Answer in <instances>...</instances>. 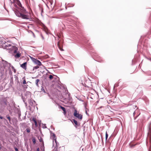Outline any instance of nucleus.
<instances>
[{
    "label": "nucleus",
    "instance_id": "obj_34",
    "mask_svg": "<svg viewBox=\"0 0 151 151\" xmlns=\"http://www.w3.org/2000/svg\"><path fill=\"white\" fill-rule=\"evenodd\" d=\"M86 114H87V112L86 111Z\"/></svg>",
    "mask_w": 151,
    "mask_h": 151
},
{
    "label": "nucleus",
    "instance_id": "obj_23",
    "mask_svg": "<svg viewBox=\"0 0 151 151\" xmlns=\"http://www.w3.org/2000/svg\"><path fill=\"white\" fill-rule=\"evenodd\" d=\"M15 150L16 151H19L18 149L17 148L15 147L14 148Z\"/></svg>",
    "mask_w": 151,
    "mask_h": 151
},
{
    "label": "nucleus",
    "instance_id": "obj_6",
    "mask_svg": "<svg viewBox=\"0 0 151 151\" xmlns=\"http://www.w3.org/2000/svg\"><path fill=\"white\" fill-rule=\"evenodd\" d=\"M148 137L150 138V143L151 144V130H150L148 133Z\"/></svg>",
    "mask_w": 151,
    "mask_h": 151
},
{
    "label": "nucleus",
    "instance_id": "obj_8",
    "mask_svg": "<svg viewBox=\"0 0 151 151\" xmlns=\"http://www.w3.org/2000/svg\"><path fill=\"white\" fill-rule=\"evenodd\" d=\"M57 45H58V47L60 49V50H61L62 51L64 50H63V48L60 46L59 45V42H58V43Z\"/></svg>",
    "mask_w": 151,
    "mask_h": 151
},
{
    "label": "nucleus",
    "instance_id": "obj_4",
    "mask_svg": "<svg viewBox=\"0 0 151 151\" xmlns=\"http://www.w3.org/2000/svg\"><path fill=\"white\" fill-rule=\"evenodd\" d=\"M74 115L75 116L79 119H81L82 118V115L78 113H77V111L76 110H75L74 111Z\"/></svg>",
    "mask_w": 151,
    "mask_h": 151
},
{
    "label": "nucleus",
    "instance_id": "obj_7",
    "mask_svg": "<svg viewBox=\"0 0 151 151\" xmlns=\"http://www.w3.org/2000/svg\"><path fill=\"white\" fill-rule=\"evenodd\" d=\"M32 120L34 121L35 123V125L36 127H37L38 126L37 121L35 118H33L32 119Z\"/></svg>",
    "mask_w": 151,
    "mask_h": 151
},
{
    "label": "nucleus",
    "instance_id": "obj_16",
    "mask_svg": "<svg viewBox=\"0 0 151 151\" xmlns=\"http://www.w3.org/2000/svg\"><path fill=\"white\" fill-rule=\"evenodd\" d=\"M73 121L74 123H75V124L76 125H77L78 123H77V122L76 121V120H75L74 119H73Z\"/></svg>",
    "mask_w": 151,
    "mask_h": 151
},
{
    "label": "nucleus",
    "instance_id": "obj_24",
    "mask_svg": "<svg viewBox=\"0 0 151 151\" xmlns=\"http://www.w3.org/2000/svg\"><path fill=\"white\" fill-rule=\"evenodd\" d=\"M31 32L32 33L34 37H35V35L34 33L32 31H31Z\"/></svg>",
    "mask_w": 151,
    "mask_h": 151
},
{
    "label": "nucleus",
    "instance_id": "obj_9",
    "mask_svg": "<svg viewBox=\"0 0 151 151\" xmlns=\"http://www.w3.org/2000/svg\"><path fill=\"white\" fill-rule=\"evenodd\" d=\"M21 56V54L19 53H17L16 55H15V57L16 58H18L20 57Z\"/></svg>",
    "mask_w": 151,
    "mask_h": 151
},
{
    "label": "nucleus",
    "instance_id": "obj_28",
    "mask_svg": "<svg viewBox=\"0 0 151 151\" xmlns=\"http://www.w3.org/2000/svg\"><path fill=\"white\" fill-rule=\"evenodd\" d=\"M0 118L1 119H3V117H2V116H0Z\"/></svg>",
    "mask_w": 151,
    "mask_h": 151
},
{
    "label": "nucleus",
    "instance_id": "obj_32",
    "mask_svg": "<svg viewBox=\"0 0 151 151\" xmlns=\"http://www.w3.org/2000/svg\"><path fill=\"white\" fill-rule=\"evenodd\" d=\"M12 69H14V67H13V66H12Z\"/></svg>",
    "mask_w": 151,
    "mask_h": 151
},
{
    "label": "nucleus",
    "instance_id": "obj_15",
    "mask_svg": "<svg viewBox=\"0 0 151 151\" xmlns=\"http://www.w3.org/2000/svg\"><path fill=\"white\" fill-rule=\"evenodd\" d=\"M81 86H84L85 87H88L85 84H84L83 83H82L81 84Z\"/></svg>",
    "mask_w": 151,
    "mask_h": 151
},
{
    "label": "nucleus",
    "instance_id": "obj_25",
    "mask_svg": "<svg viewBox=\"0 0 151 151\" xmlns=\"http://www.w3.org/2000/svg\"><path fill=\"white\" fill-rule=\"evenodd\" d=\"M40 151V149L39 148H37V151Z\"/></svg>",
    "mask_w": 151,
    "mask_h": 151
},
{
    "label": "nucleus",
    "instance_id": "obj_14",
    "mask_svg": "<svg viewBox=\"0 0 151 151\" xmlns=\"http://www.w3.org/2000/svg\"><path fill=\"white\" fill-rule=\"evenodd\" d=\"M39 68V67L38 66H35V67H33V70H36V69H37Z\"/></svg>",
    "mask_w": 151,
    "mask_h": 151
},
{
    "label": "nucleus",
    "instance_id": "obj_30",
    "mask_svg": "<svg viewBox=\"0 0 151 151\" xmlns=\"http://www.w3.org/2000/svg\"><path fill=\"white\" fill-rule=\"evenodd\" d=\"M42 139H40V142H42Z\"/></svg>",
    "mask_w": 151,
    "mask_h": 151
},
{
    "label": "nucleus",
    "instance_id": "obj_2",
    "mask_svg": "<svg viewBox=\"0 0 151 151\" xmlns=\"http://www.w3.org/2000/svg\"><path fill=\"white\" fill-rule=\"evenodd\" d=\"M51 137H52V139H53V145L54 146V141H55V144L56 145L57 147H58L59 145V144L58 142L56 140V137L54 133H52L51 134Z\"/></svg>",
    "mask_w": 151,
    "mask_h": 151
},
{
    "label": "nucleus",
    "instance_id": "obj_29",
    "mask_svg": "<svg viewBox=\"0 0 151 151\" xmlns=\"http://www.w3.org/2000/svg\"><path fill=\"white\" fill-rule=\"evenodd\" d=\"M135 111H134V112L133 113V115H135Z\"/></svg>",
    "mask_w": 151,
    "mask_h": 151
},
{
    "label": "nucleus",
    "instance_id": "obj_11",
    "mask_svg": "<svg viewBox=\"0 0 151 151\" xmlns=\"http://www.w3.org/2000/svg\"><path fill=\"white\" fill-rule=\"evenodd\" d=\"M33 102H35V101L33 100H30L29 101V104L31 105H32L33 104Z\"/></svg>",
    "mask_w": 151,
    "mask_h": 151
},
{
    "label": "nucleus",
    "instance_id": "obj_12",
    "mask_svg": "<svg viewBox=\"0 0 151 151\" xmlns=\"http://www.w3.org/2000/svg\"><path fill=\"white\" fill-rule=\"evenodd\" d=\"M60 108L62 109V110L64 112L66 113V110L65 108L64 107H62L61 106H60Z\"/></svg>",
    "mask_w": 151,
    "mask_h": 151
},
{
    "label": "nucleus",
    "instance_id": "obj_17",
    "mask_svg": "<svg viewBox=\"0 0 151 151\" xmlns=\"http://www.w3.org/2000/svg\"><path fill=\"white\" fill-rule=\"evenodd\" d=\"M26 130L28 133H29L30 132V129L29 128H27L26 129Z\"/></svg>",
    "mask_w": 151,
    "mask_h": 151
},
{
    "label": "nucleus",
    "instance_id": "obj_5",
    "mask_svg": "<svg viewBox=\"0 0 151 151\" xmlns=\"http://www.w3.org/2000/svg\"><path fill=\"white\" fill-rule=\"evenodd\" d=\"M27 63L26 62L22 64L20 66L22 68L24 69H26L27 68Z\"/></svg>",
    "mask_w": 151,
    "mask_h": 151
},
{
    "label": "nucleus",
    "instance_id": "obj_20",
    "mask_svg": "<svg viewBox=\"0 0 151 151\" xmlns=\"http://www.w3.org/2000/svg\"><path fill=\"white\" fill-rule=\"evenodd\" d=\"M26 83H26V80H25V79L24 78V80L23 81V84H26Z\"/></svg>",
    "mask_w": 151,
    "mask_h": 151
},
{
    "label": "nucleus",
    "instance_id": "obj_33",
    "mask_svg": "<svg viewBox=\"0 0 151 151\" xmlns=\"http://www.w3.org/2000/svg\"><path fill=\"white\" fill-rule=\"evenodd\" d=\"M15 71H16L15 69H14V72H15Z\"/></svg>",
    "mask_w": 151,
    "mask_h": 151
},
{
    "label": "nucleus",
    "instance_id": "obj_13",
    "mask_svg": "<svg viewBox=\"0 0 151 151\" xmlns=\"http://www.w3.org/2000/svg\"><path fill=\"white\" fill-rule=\"evenodd\" d=\"M32 141L34 144L36 143V139L35 138H33L32 139Z\"/></svg>",
    "mask_w": 151,
    "mask_h": 151
},
{
    "label": "nucleus",
    "instance_id": "obj_19",
    "mask_svg": "<svg viewBox=\"0 0 151 151\" xmlns=\"http://www.w3.org/2000/svg\"><path fill=\"white\" fill-rule=\"evenodd\" d=\"M49 78L50 79H52L53 78V76L52 75H50L49 76Z\"/></svg>",
    "mask_w": 151,
    "mask_h": 151
},
{
    "label": "nucleus",
    "instance_id": "obj_18",
    "mask_svg": "<svg viewBox=\"0 0 151 151\" xmlns=\"http://www.w3.org/2000/svg\"><path fill=\"white\" fill-rule=\"evenodd\" d=\"M108 137V134L107 133V132H106V140H107Z\"/></svg>",
    "mask_w": 151,
    "mask_h": 151
},
{
    "label": "nucleus",
    "instance_id": "obj_10",
    "mask_svg": "<svg viewBox=\"0 0 151 151\" xmlns=\"http://www.w3.org/2000/svg\"><path fill=\"white\" fill-rule=\"evenodd\" d=\"M40 80L39 79H37L35 81L36 85L37 86H39L38 83L40 81Z\"/></svg>",
    "mask_w": 151,
    "mask_h": 151
},
{
    "label": "nucleus",
    "instance_id": "obj_31",
    "mask_svg": "<svg viewBox=\"0 0 151 151\" xmlns=\"http://www.w3.org/2000/svg\"><path fill=\"white\" fill-rule=\"evenodd\" d=\"M16 52H17V51H16V50H14V53H16Z\"/></svg>",
    "mask_w": 151,
    "mask_h": 151
},
{
    "label": "nucleus",
    "instance_id": "obj_3",
    "mask_svg": "<svg viewBox=\"0 0 151 151\" xmlns=\"http://www.w3.org/2000/svg\"><path fill=\"white\" fill-rule=\"evenodd\" d=\"M31 58L33 62L35 64H37L39 66H41L42 65V63L39 60L32 57H31Z\"/></svg>",
    "mask_w": 151,
    "mask_h": 151
},
{
    "label": "nucleus",
    "instance_id": "obj_1",
    "mask_svg": "<svg viewBox=\"0 0 151 151\" xmlns=\"http://www.w3.org/2000/svg\"><path fill=\"white\" fill-rule=\"evenodd\" d=\"M17 3L20 7L19 9L21 12L18 11H16L15 14L16 16L19 17H21L23 19H29L28 16L26 14L27 12L24 7L22 6L20 1H17Z\"/></svg>",
    "mask_w": 151,
    "mask_h": 151
},
{
    "label": "nucleus",
    "instance_id": "obj_21",
    "mask_svg": "<svg viewBox=\"0 0 151 151\" xmlns=\"http://www.w3.org/2000/svg\"><path fill=\"white\" fill-rule=\"evenodd\" d=\"M41 36L42 37V39L43 40H44V38L43 37V35L41 34Z\"/></svg>",
    "mask_w": 151,
    "mask_h": 151
},
{
    "label": "nucleus",
    "instance_id": "obj_26",
    "mask_svg": "<svg viewBox=\"0 0 151 151\" xmlns=\"http://www.w3.org/2000/svg\"><path fill=\"white\" fill-rule=\"evenodd\" d=\"M103 107V106H100L99 108H98V109H101V108H102Z\"/></svg>",
    "mask_w": 151,
    "mask_h": 151
},
{
    "label": "nucleus",
    "instance_id": "obj_27",
    "mask_svg": "<svg viewBox=\"0 0 151 151\" xmlns=\"http://www.w3.org/2000/svg\"><path fill=\"white\" fill-rule=\"evenodd\" d=\"M42 68H45V67L44 66H43L42 65Z\"/></svg>",
    "mask_w": 151,
    "mask_h": 151
},
{
    "label": "nucleus",
    "instance_id": "obj_22",
    "mask_svg": "<svg viewBox=\"0 0 151 151\" xmlns=\"http://www.w3.org/2000/svg\"><path fill=\"white\" fill-rule=\"evenodd\" d=\"M7 119H9V121H10L11 120V119H10V118L9 116H8L7 117Z\"/></svg>",
    "mask_w": 151,
    "mask_h": 151
}]
</instances>
